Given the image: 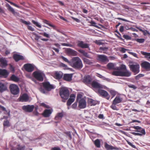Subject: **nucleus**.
Listing matches in <instances>:
<instances>
[{
    "label": "nucleus",
    "instance_id": "55",
    "mask_svg": "<svg viewBox=\"0 0 150 150\" xmlns=\"http://www.w3.org/2000/svg\"><path fill=\"white\" fill-rule=\"evenodd\" d=\"M21 22L23 23L26 25H30L31 24L30 22H27L23 19L21 20Z\"/></svg>",
    "mask_w": 150,
    "mask_h": 150
},
{
    "label": "nucleus",
    "instance_id": "7",
    "mask_svg": "<svg viewBox=\"0 0 150 150\" xmlns=\"http://www.w3.org/2000/svg\"><path fill=\"white\" fill-rule=\"evenodd\" d=\"M34 77L40 81H42L43 80V74L38 71H35L33 73Z\"/></svg>",
    "mask_w": 150,
    "mask_h": 150
},
{
    "label": "nucleus",
    "instance_id": "43",
    "mask_svg": "<svg viewBox=\"0 0 150 150\" xmlns=\"http://www.w3.org/2000/svg\"><path fill=\"white\" fill-rule=\"evenodd\" d=\"M135 40L137 42L140 43H143L145 41V39L143 38L136 39H135Z\"/></svg>",
    "mask_w": 150,
    "mask_h": 150
},
{
    "label": "nucleus",
    "instance_id": "33",
    "mask_svg": "<svg viewBox=\"0 0 150 150\" xmlns=\"http://www.w3.org/2000/svg\"><path fill=\"white\" fill-rule=\"evenodd\" d=\"M11 80L16 82H17L19 80V79L14 74L12 75L10 78Z\"/></svg>",
    "mask_w": 150,
    "mask_h": 150
},
{
    "label": "nucleus",
    "instance_id": "31",
    "mask_svg": "<svg viewBox=\"0 0 150 150\" xmlns=\"http://www.w3.org/2000/svg\"><path fill=\"white\" fill-rule=\"evenodd\" d=\"M117 70L113 71L112 73V74L115 76H121L122 71L119 70V69Z\"/></svg>",
    "mask_w": 150,
    "mask_h": 150
},
{
    "label": "nucleus",
    "instance_id": "17",
    "mask_svg": "<svg viewBox=\"0 0 150 150\" xmlns=\"http://www.w3.org/2000/svg\"><path fill=\"white\" fill-rule=\"evenodd\" d=\"M13 57L16 62H18L20 60L24 59V57L23 56L18 54H14Z\"/></svg>",
    "mask_w": 150,
    "mask_h": 150
},
{
    "label": "nucleus",
    "instance_id": "2",
    "mask_svg": "<svg viewBox=\"0 0 150 150\" xmlns=\"http://www.w3.org/2000/svg\"><path fill=\"white\" fill-rule=\"evenodd\" d=\"M42 84L43 88L41 87L40 89V91L43 93L48 94L49 91L54 88L53 86L50 84L49 82H44Z\"/></svg>",
    "mask_w": 150,
    "mask_h": 150
},
{
    "label": "nucleus",
    "instance_id": "49",
    "mask_svg": "<svg viewBox=\"0 0 150 150\" xmlns=\"http://www.w3.org/2000/svg\"><path fill=\"white\" fill-rule=\"evenodd\" d=\"M127 86L129 88H132L134 90L136 89L137 88V87L133 84H129Z\"/></svg>",
    "mask_w": 150,
    "mask_h": 150
},
{
    "label": "nucleus",
    "instance_id": "34",
    "mask_svg": "<svg viewBox=\"0 0 150 150\" xmlns=\"http://www.w3.org/2000/svg\"><path fill=\"white\" fill-rule=\"evenodd\" d=\"M99 50L102 51L101 52L107 54V53L106 52L108 50V47H101L99 48Z\"/></svg>",
    "mask_w": 150,
    "mask_h": 150
},
{
    "label": "nucleus",
    "instance_id": "56",
    "mask_svg": "<svg viewBox=\"0 0 150 150\" xmlns=\"http://www.w3.org/2000/svg\"><path fill=\"white\" fill-rule=\"evenodd\" d=\"M82 97V95L81 94H78L77 95L76 99V101H79V100L81 99Z\"/></svg>",
    "mask_w": 150,
    "mask_h": 150
},
{
    "label": "nucleus",
    "instance_id": "18",
    "mask_svg": "<svg viewBox=\"0 0 150 150\" xmlns=\"http://www.w3.org/2000/svg\"><path fill=\"white\" fill-rule=\"evenodd\" d=\"M76 97L74 94H72L70 96V98L68 100L67 102V105L68 106L70 105L71 103L74 102Z\"/></svg>",
    "mask_w": 150,
    "mask_h": 150
},
{
    "label": "nucleus",
    "instance_id": "54",
    "mask_svg": "<svg viewBox=\"0 0 150 150\" xmlns=\"http://www.w3.org/2000/svg\"><path fill=\"white\" fill-rule=\"evenodd\" d=\"M91 24V25L97 28L98 27V25H96V23L93 21H91L89 22Z\"/></svg>",
    "mask_w": 150,
    "mask_h": 150
},
{
    "label": "nucleus",
    "instance_id": "28",
    "mask_svg": "<svg viewBox=\"0 0 150 150\" xmlns=\"http://www.w3.org/2000/svg\"><path fill=\"white\" fill-rule=\"evenodd\" d=\"M52 113V111L50 109H46L45 110L43 113V115L45 117H49Z\"/></svg>",
    "mask_w": 150,
    "mask_h": 150
},
{
    "label": "nucleus",
    "instance_id": "40",
    "mask_svg": "<svg viewBox=\"0 0 150 150\" xmlns=\"http://www.w3.org/2000/svg\"><path fill=\"white\" fill-rule=\"evenodd\" d=\"M0 62L3 66H6L7 65L6 61L4 58H1L0 59Z\"/></svg>",
    "mask_w": 150,
    "mask_h": 150
},
{
    "label": "nucleus",
    "instance_id": "48",
    "mask_svg": "<svg viewBox=\"0 0 150 150\" xmlns=\"http://www.w3.org/2000/svg\"><path fill=\"white\" fill-rule=\"evenodd\" d=\"M140 31L142 32L144 35H146L147 34L150 35V33L146 30H140Z\"/></svg>",
    "mask_w": 150,
    "mask_h": 150
},
{
    "label": "nucleus",
    "instance_id": "32",
    "mask_svg": "<svg viewBox=\"0 0 150 150\" xmlns=\"http://www.w3.org/2000/svg\"><path fill=\"white\" fill-rule=\"evenodd\" d=\"M43 22L44 23L46 24L49 25V26L52 27L54 29H56V26L54 25L51 24L48 21L46 20L43 19Z\"/></svg>",
    "mask_w": 150,
    "mask_h": 150
},
{
    "label": "nucleus",
    "instance_id": "58",
    "mask_svg": "<svg viewBox=\"0 0 150 150\" xmlns=\"http://www.w3.org/2000/svg\"><path fill=\"white\" fill-rule=\"evenodd\" d=\"M129 50L128 49H125L123 47L121 48L120 51L122 53H125L126 51H128Z\"/></svg>",
    "mask_w": 150,
    "mask_h": 150
},
{
    "label": "nucleus",
    "instance_id": "38",
    "mask_svg": "<svg viewBox=\"0 0 150 150\" xmlns=\"http://www.w3.org/2000/svg\"><path fill=\"white\" fill-rule=\"evenodd\" d=\"M100 141L99 139H96L94 142L95 146L98 148H99L100 146Z\"/></svg>",
    "mask_w": 150,
    "mask_h": 150
},
{
    "label": "nucleus",
    "instance_id": "3",
    "mask_svg": "<svg viewBox=\"0 0 150 150\" xmlns=\"http://www.w3.org/2000/svg\"><path fill=\"white\" fill-rule=\"evenodd\" d=\"M59 94L62 99V101L65 102L69 97V91L67 88L62 87L60 90Z\"/></svg>",
    "mask_w": 150,
    "mask_h": 150
},
{
    "label": "nucleus",
    "instance_id": "11",
    "mask_svg": "<svg viewBox=\"0 0 150 150\" xmlns=\"http://www.w3.org/2000/svg\"><path fill=\"white\" fill-rule=\"evenodd\" d=\"M77 45L78 47L82 48H88V49L90 50L89 48V44L85 43L83 41H79L78 42Z\"/></svg>",
    "mask_w": 150,
    "mask_h": 150
},
{
    "label": "nucleus",
    "instance_id": "60",
    "mask_svg": "<svg viewBox=\"0 0 150 150\" xmlns=\"http://www.w3.org/2000/svg\"><path fill=\"white\" fill-rule=\"evenodd\" d=\"M131 133L134 135H138V136H142V134H141V133H136V132H131Z\"/></svg>",
    "mask_w": 150,
    "mask_h": 150
},
{
    "label": "nucleus",
    "instance_id": "15",
    "mask_svg": "<svg viewBox=\"0 0 150 150\" xmlns=\"http://www.w3.org/2000/svg\"><path fill=\"white\" fill-rule=\"evenodd\" d=\"M123 98L119 96H117L112 101V103L113 104H117L122 102Z\"/></svg>",
    "mask_w": 150,
    "mask_h": 150
},
{
    "label": "nucleus",
    "instance_id": "8",
    "mask_svg": "<svg viewBox=\"0 0 150 150\" xmlns=\"http://www.w3.org/2000/svg\"><path fill=\"white\" fill-rule=\"evenodd\" d=\"M24 67L25 70L28 72H31L34 70L33 65L30 64H26L24 65Z\"/></svg>",
    "mask_w": 150,
    "mask_h": 150
},
{
    "label": "nucleus",
    "instance_id": "6",
    "mask_svg": "<svg viewBox=\"0 0 150 150\" xmlns=\"http://www.w3.org/2000/svg\"><path fill=\"white\" fill-rule=\"evenodd\" d=\"M97 59L99 61L104 63H106L109 61L108 57L103 54L98 55L97 56Z\"/></svg>",
    "mask_w": 150,
    "mask_h": 150
},
{
    "label": "nucleus",
    "instance_id": "47",
    "mask_svg": "<svg viewBox=\"0 0 150 150\" xmlns=\"http://www.w3.org/2000/svg\"><path fill=\"white\" fill-rule=\"evenodd\" d=\"M119 69L122 70L123 71L127 69L126 66L124 64H121L120 66V67H119Z\"/></svg>",
    "mask_w": 150,
    "mask_h": 150
},
{
    "label": "nucleus",
    "instance_id": "24",
    "mask_svg": "<svg viewBox=\"0 0 150 150\" xmlns=\"http://www.w3.org/2000/svg\"><path fill=\"white\" fill-rule=\"evenodd\" d=\"M121 74V76L129 77L131 74V72L127 69L123 71H122Z\"/></svg>",
    "mask_w": 150,
    "mask_h": 150
},
{
    "label": "nucleus",
    "instance_id": "59",
    "mask_svg": "<svg viewBox=\"0 0 150 150\" xmlns=\"http://www.w3.org/2000/svg\"><path fill=\"white\" fill-rule=\"evenodd\" d=\"M77 103L75 102L71 106V107L74 109H75L77 107Z\"/></svg>",
    "mask_w": 150,
    "mask_h": 150
},
{
    "label": "nucleus",
    "instance_id": "45",
    "mask_svg": "<svg viewBox=\"0 0 150 150\" xmlns=\"http://www.w3.org/2000/svg\"><path fill=\"white\" fill-rule=\"evenodd\" d=\"M32 22L34 25H35L37 27L39 28H41V25H40L38 22H36L33 20H32Z\"/></svg>",
    "mask_w": 150,
    "mask_h": 150
},
{
    "label": "nucleus",
    "instance_id": "35",
    "mask_svg": "<svg viewBox=\"0 0 150 150\" xmlns=\"http://www.w3.org/2000/svg\"><path fill=\"white\" fill-rule=\"evenodd\" d=\"M68 52L73 56H75L76 55V52L71 49H69L67 51Z\"/></svg>",
    "mask_w": 150,
    "mask_h": 150
},
{
    "label": "nucleus",
    "instance_id": "14",
    "mask_svg": "<svg viewBox=\"0 0 150 150\" xmlns=\"http://www.w3.org/2000/svg\"><path fill=\"white\" fill-rule=\"evenodd\" d=\"M19 99L20 101L22 102H26L29 100V96L26 93H24L20 96Z\"/></svg>",
    "mask_w": 150,
    "mask_h": 150
},
{
    "label": "nucleus",
    "instance_id": "37",
    "mask_svg": "<svg viewBox=\"0 0 150 150\" xmlns=\"http://www.w3.org/2000/svg\"><path fill=\"white\" fill-rule=\"evenodd\" d=\"M88 103L91 105H95L96 104L97 102L92 99H89Z\"/></svg>",
    "mask_w": 150,
    "mask_h": 150
},
{
    "label": "nucleus",
    "instance_id": "23",
    "mask_svg": "<svg viewBox=\"0 0 150 150\" xmlns=\"http://www.w3.org/2000/svg\"><path fill=\"white\" fill-rule=\"evenodd\" d=\"M83 81L85 83L89 84L91 83L92 79L91 76L88 75L84 77Z\"/></svg>",
    "mask_w": 150,
    "mask_h": 150
},
{
    "label": "nucleus",
    "instance_id": "4",
    "mask_svg": "<svg viewBox=\"0 0 150 150\" xmlns=\"http://www.w3.org/2000/svg\"><path fill=\"white\" fill-rule=\"evenodd\" d=\"M9 88L11 93L13 95H17L19 93V88L15 84L10 85Z\"/></svg>",
    "mask_w": 150,
    "mask_h": 150
},
{
    "label": "nucleus",
    "instance_id": "46",
    "mask_svg": "<svg viewBox=\"0 0 150 150\" xmlns=\"http://www.w3.org/2000/svg\"><path fill=\"white\" fill-rule=\"evenodd\" d=\"M59 65L60 67H63L64 69H68L67 65L62 63H60Z\"/></svg>",
    "mask_w": 150,
    "mask_h": 150
},
{
    "label": "nucleus",
    "instance_id": "27",
    "mask_svg": "<svg viewBox=\"0 0 150 150\" xmlns=\"http://www.w3.org/2000/svg\"><path fill=\"white\" fill-rule=\"evenodd\" d=\"M79 52L81 53L83 56L85 57L89 58L90 59H92V58L88 54L87 52H85L84 50L82 49H80L79 50Z\"/></svg>",
    "mask_w": 150,
    "mask_h": 150
},
{
    "label": "nucleus",
    "instance_id": "13",
    "mask_svg": "<svg viewBox=\"0 0 150 150\" xmlns=\"http://www.w3.org/2000/svg\"><path fill=\"white\" fill-rule=\"evenodd\" d=\"M91 85L93 87L95 88H105L104 86L95 81H93L92 82Z\"/></svg>",
    "mask_w": 150,
    "mask_h": 150
},
{
    "label": "nucleus",
    "instance_id": "20",
    "mask_svg": "<svg viewBox=\"0 0 150 150\" xmlns=\"http://www.w3.org/2000/svg\"><path fill=\"white\" fill-rule=\"evenodd\" d=\"M115 64L112 63H109L107 65V67L109 70H118L119 69V67L115 68Z\"/></svg>",
    "mask_w": 150,
    "mask_h": 150
},
{
    "label": "nucleus",
    "instance_id": "9",
    "mask_svg": "<svg viewBox=\"0 0 150 150\" xmlns=\"http://www.w3.org/2000/svg\"><path fill=\"white\" fill-rule=\"evenodd\" d=\"M34 108L33 105H28L22 106L23 110L26 112H32Z\"/></svg>",
    "mask_w": 150,
    "mask_h": 150
},
{
    "label": "nucleus",
    "instance_id": "41",
    "mask_svg": "<svg viewBox=\"0 0 150 150\" xmlns=\"http://www.w3.org/2000/svg\"><path fill=\"white\" fill-rule=\"evenodd\" d=\"M141 53L143 55L145 56V57L146 58H149L150 56V53H147L142 51H141Z\"/></svg>",
    "mask_w": 150,
    "mask_h": 150
},
{
    "label": "nucleus",
    "instance_id": "30",
    "mask_svg": "<svg viewBox=\"0 0 150 150\" xmlns=\"http://www.w3.org/2000/svg\"><path fill=\"white\" fill-rule=\"evenodd\" d=\"M6 6L8 8V10L11 12L14 15H16L17 13L16 12L14 9L12 8L9 4H6Z\"/></svg>",
    "mask_w": 150,
    "mask_h": 150
},
{
    "label": "nucleus",
    "instance_id": "51",
    "mask_svg": "<svg viewBox=\"0 0 150 150\" xmlns=\"http://www.w3.org/2000/svg\"><path fill=\"white\" fill-rule=\"evenodd\" d=\"M64 133L67 135L70 138V139H71L72 137L71 135V132L70 131L65 132H64Z\"/></svg>",
    "mask_w": 150,
    "mask_h": 150
},
{
    "label": "nucleus",
    "instance_id": "44",
    "mask_svg": "<svg viewBox=\"0 0 150 150\" xmlns=\"http://www.w3.org/2000/svg\"><path fill=\"white\" fill-rule=\"evenodd\" d=\"M60 57L65 62H67L70 65L71 62L69 61L67 59L63 56H61Z\"/></svg>",
    "mask_w": 150,
    "mask_h": 150
},
{
    "label": "nucleus",
    "instance_id": "21",
    "mask_svg": "<svg viewBox=\"0 0 150 150\" xmlns=\"http://www.w3.org/2000/svg\"><path fill=\"white\" fill-rule=\"evenodd\" d=\"M63 76V73L60 71H55L54 74V77L56 79H61Z\"/></svg>",
    "mask_w": 150,
    "mask_h": 150
},
{
    "label": "nucleus",
    "instance_id": "19",
    "mask_svg": "<svg viewBox=\"0 0 150 150\" xmlns=\"http://www.w3.org/2000/svg\"><path fill=\"white\" fill-rule=\"evenodd\" d=\"M72 74H65L63 76V79L65 81H69L72 80Z\"/></svg>",
    "mask_w": 150,
    "mask_h": 150
},
{
    "label": "nucleus",
    "instance_id": "1",
    "mask_svg": "<svg viewBox=\"0 0 150 150\" xmlns=\"http://www.w3.org/2000/svg\"><path fill=\"white\" fill-rule=\"evenodd\" d=\"M70 65L74 69H81L83 67V64L81 59L78 57L73 58Z\"/></svg>",
    "mask_w": 150,
    "mask_h": 150
},
{
    "label": "nucleus",
    "instance_id": "62",
    "mask_svg": "<svg viewBox=\"0 0 150 150\" xmlns=\"http://www.w3.org/2000/svg\"><path fill=\"white\" fill-rule=\"evenodd\" d=\"M110 93L113 95V96H114L116 95V92L115 91L113 90H111L110 91Z\"/></svg>",
    "mask_w": 150,
    "mask_h": 150
},
{
    "label": "nucleus",
    "instance_id": "64",
    "mask_svg": "<svg viewBox=\"0 0 150 150\" xmlns=\"http://www.w3.org/2000/svg\"><path fill=\"white\" fill-rule=\"evenodd\" d=\"M51 150H61V149L59 147H54L52 148Z\"/></svg>",
    "mask_w": 150,
    "mask_h": 150
},
{
    "label": "nucleus",
    "instance_id": "42",
    "mask_svg": "<svg viewBox=\"0 0 150 150\" xmlns=\"http://www.w3.org/2000/svg\"><path fill=\"white\" fill-rule=\"evenodd\" d=\"M135 131L140 132L139 133L142 134V135H145L146 134L145 129H144L142 128L141 129L136 131Z\"/></svg>",
    "mask_w": 150,
    "mask_h": 150
},
{
    "label": "nucleus",
    "instance_id": "52",
    "mask_svg": "<svg viewBox=\"0 0 150 150\" xmlns=\"http://www.w3.org/2000/svg\"><path fill=\"white\" fill-rule=\"evenodd\" d=\"M123 37L127 40H129L131 39V37L127 35H124Z\"/></svg>",
    "mask_w": 150,
    "mask_h": 150
},
{
    "label": "nucleus",
    "instance_id": "16",
    "mask_svg": "<svg viewBox=\"0 0 150 150\" xmlns=\"http://www.w3.org/2000/svg\"><path fill=\"white\" fill-rule=\"evenodd\" d=\"M143 68L147 71H150V63L147 62L145 61L142 62L141 64Z\"/></svg>",
    "mask_w": 150,
    "mask_h": 150
},
{
    "label": "nucleus",
    "instance_id": "39",
    "mask_svg": "<svg viewBox=\"0 0 150 150\" xmlns=\"http://www.w3.org/2000/svg\"><path fill=\"white\" fill-rule=\"evenodd\" d=\"M3 124L4 128H6L10 126L9 121L7 120L4 121Z\"/></svg>",
    "mask_w": 150,
    "mask_h": 150
},
{
    "label": "nucleus",
    "instance_id": "26",
    "mask_svg": "<svg viewBox=\"0 0 150 150\" xmlns=\"http://www.w3.org/2000/svg\"><path fill=\"white\" fill-rule=\"evenodd\" d=\"M8 73L7 71L5 69H0V75L6 77L8 75Z\"/></svg>",
    "mask_w": 150,
    "mask_h": 150
},
{
    "label": "nucleus",
    "instance_id": "50",
    "mask_svg": "<svg viewBox=\"0 0 150 150\" xmlns=\"http://www.w3.org/2000/svg\"><path fill=\"white\" fill-rule=\"evenodd\" d=\"M144 75L142 74H139L138 75L135 76V79L136 80H139L140 78L143 77Z\"/></svg>",
    "mask_w": 150,
    "mask_h": 150
},
{
    "label": "nucleus",
    "instance_id": "5",
    "mask_svg": "<svg viewBox=\"0 0 150 150\" xmlns=\"http://www.w3.org/2000/svg\"><path fill=\"white\" fill-rule=\"evenodd\" d=\"M129 66L131 70L133 72L136 74H138L139 72L140 66L138 64H130Z\"/></svg>",
    "mask_w": 150,
    "mask_h": 150
},
{
    "label": "nucleus",
    "instance_id": "22",
    "mask_svg": "<svg viewBox=\"0 0 150 150\" xmlns=\"http://www.w3.org/2000/svg\"><path fill=\"white\" fill-rule=\"evenodd\" d=\"M63 116V114L62 112L58 113L55 117V120H57V121H55V122L56 123H58L61 120Z\"/></svg>",
    "mask_w": 150,
    "mask_h": 150
},
{
    "label": "nucleus",
    "instance_id": "10",
    "mask_svg": "<svg viewBox=\"0 0 150 150\" xmlns=\"http://www.w3.org/2000/svg\"><path fill=\"white\" fill-rule=\"evenodd\" d=\"M98 92L103 97L106 98L108 100L109 99L110 96L106 91L103 90L99 89Z\"/></svg>",
    "mask_w": 150,
    "mask_h": 150
},
{
    "label": "nucleus",
    "instance_id": "57",
    "mask_svg": "<svg viewBox=\"0 0 150 150\" xmlns=\"http://www.w3.org/2000/svg\"><path fill=\"white\" fill-rule=\"evenodd\" d=\"M95 42L97 45H102L103 44V43L100 40H96L95 41Z\"/></svg>",
    "mask_w": 150,
    "mask_h": 150
},
{
    "label": "nucleus",
    "instance_id": "12",
    "mask_svg": "<svg viewBox=\"0 0 150 150\" xmlns=\"http://www.w3.org/2000/svg\"><path fill=\"white\" fill-rule=\"evenodd\" d=\"M86 103L85 100L82 98L79 100V107L81 109H83L86 107Z\"/></svg>",
    "mask_w": 150,
    "mask_h": 150
},
{
    "label": "nucleus",
    "instance_id": "53",
    "mask_svg": "<svg viewBox=\"0 0 150 150\" xmlns=\"http://www.w3.org/2000/svg\"><path fill=\"white\" fill-rule=\"evenodd\" d=\"M116 104H113L112 103V105L110 106L111 108L113 110H118V109L116 107V106H115V105Z\"/></svg>",
    "mask_w": 150,
    "mask_h": 150
},
{
    "label": "nucleus",
    "instance_id": "29",
    "mask_svg": "<svg viewBox=\"0 0 150 150\" xmlns=\"http://www.w3.org/2000/svg\"><path fill=\"white\" fill-rule=\"evenodd\" d=\"M83 60L84 63L88 65H91L94 63V61L93 60H90L86 58H83Z\"/></svg>",
    "mask_w": 150,
    "mask_h": 150
},
{
    "label": "nucleus",
    "instance_id": "63",
    "mask_svg": "<svg viewBox=\"0 0 150 150\" xmlns=\"http://www.w3.org/2000/svg\"><path fill=\"white\" fill-rule=\"evenodd\" d=\"M33 33L35 35V39L36 40H38V39L41 37V36H39L38 35L36 34L35 33Z\"/></svg>",
    "mask_w": 150,
    "mask_h": 150
},
{
    "label": "nucleus",
    "instance_id": "25",
    "mask_svg": "<svg viewBox=\"0 0 150 150\" xmlns=\"http://www.w3.org/2000/svg\"><path fill=\"white\" fill-rule=\"evenodd\" d=\"M7 87L4 83L0 82V92L2 93L6 91Z\"/></svg>",
    "mask_w": 150,
    "mask_h": 150
},
{
    "label": "nucleus",
    "instance_id": "36",
    "mask_svg": "<svg viewBox=\"0 0 150 150\" xmlns=\"http://www.w3.org/2000/svg\"><path fill=\"white\" fill-rule=\"evenodd\" d=\"M105 147L107 150H113V146L105 143Z\"/></svg>",
    "mask_w": 150,
    "mask_h": 150
},
{
    "label": "nucleus",
    "instance_id": "61",
    "mask_svg": "<svg viewBox=\"0 0 150 150\" xmlns=\"http://www.w3.org/2000/svg\"><path fill=\"white\" fill-rule=\"evenodd\" d=\"M127 144L129 145L130 146H131L132 147H133L134 148H136L135 146L131 142H129L128 141H127Z\"/></svg>",
    "mask_w": 150,
    "mask_h": 150
}]
</instances>
